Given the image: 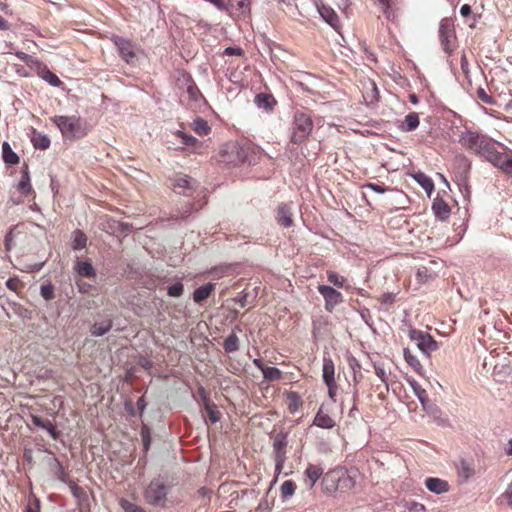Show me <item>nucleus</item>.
Returning <instances> with one entry per match:
<instances>
[{
  "label": "nucleus",
  "mask_w": 512,
  "mask_h": 512,
  "mask_svg": "<svg viewBox=\"0 0 512 512\" xmlns=\"http://www.w3.org/2000/svg\"><path fill=\"white\" fill-rule=\"evenodd\" d=\"M459 143L468 152L482 157L485 160L497 144L492 138L472 130L461 132L459 135Z\"/></svg>",
  "instance_id": "1"
},
{
  "label": "nucleus",
  "mask_w": 512,
  "mask_h": 512,
  "mask_svg": "<svg viewBox=\"0 0 512 512\" xmlns=\"http://www.w3.org/2000/svg\"><path fill=\"white\" fill-rule=\"evenodd\" d=\"M171 488V484L164 478H154L144 491V499L149 505L164 508Z\"/></svg>",
  "instance_id": "2"
},
{
  "label": "nucleus",
  "mask_w": 512,
  "mask_h": 512,
  "mask_svg": "<svg viewBox=\"0 0 512 512\" xmlns=\"http://www.w3.org/2000/svg\"><path fill=\"white\" fill-rule=\"evenodd\" d=\"M313 128L312 118L305 112L297 111L294 115L291 141L300 144L310 135Z\"/></svg>",
  "instance_id": "3"
},
{
  "label": "nucleus",
  "mask_w": 512,
  "mask_h": 512,
  "mask_svg": "<svg viewBox=\"0 0 512 512\" xmlns=\"http://www.w3.org/2000/svg\"><path fill=\"white\" fill-rule=\"evenodd\" d=\"M245 159L246 153L237 143H228L220 151V161L227 164L240 165Z\"/></svg>",
  "instance_id": "4"
},
{
  "label": "nucleus",
  "mask_w": 512,
  "mask_h": 512,
  "mask_svg": "<svg viewBox=\"0 0 512 512\" xmlns=\"http://www.w3.org/2000/svg\"><path fill=\"white\" fill-rule=\"evenodd\" d=\"M53 123L59 128L65 137H75L80 130V118L76 116H54Z\"/></svg>",
  "instance_id": "5"
},
{
  "label": "nucleus",
  "mask_w": 512,
  "mask_h": 512,
  "mask_svg": "<svg viewBox=\"0 0 512 512\" xmlns=\"http://www.w3.org/2000/svg\"><path fill=\"white\" fill-rule=\"evenodd\" d=\"M409 338L416 343V346L424 354L429 355L430 352L437 350V342L433 337L420 330L410 329Z\"/></svg>",
  "instance_id": "6"
},
{
  "label": "nucleus",
  "mask_w": 512,
  "mask_h": 512,
  "mask_svg": "<svg viewBox=\"0 0 512 512\" xmlns=\"http://www.w3.org/2000/svg\"><path fill=\"white\" fill-rule=\"evenodd\" d=\"M494 167L498 168L501 172L512 175V152L503 153L496 149V146L491 151V154L486 159Z\"/></svg>",
  "instance_id": "7"
},
{
  "label": "nucleus",
  "mask_w": 512,
  "mask_h": 512,
  "mask_svg": "<svg viewBox=\"0 0 512 512\" xmlns=\"http://www.w3.org/2000/svg\"><path fill=\"white\" fill-rule=\"evenodd\" d=\"M318 291L325 300V309L329 312H332L337 305L343 302L342 294L331 286L319 285Z\"/></svg>",
  "instance_id": "8"
},
{
  "label": "nucleus",
  "mask_w": 512,
  "mask_h": 512,
  "mask_svg": "<svg viewBox=\"0 0 512 512\" xmlns=\"http://www.w3.org/2000/svg\"><path fill=\"white\" fill-rule=\"evenodd\" d=\"M114 43L122 59L128 64H134L137 57L132 43L120 37L115 38Z\"/></svg>",
  "instance_id": "9"
},
{
  "label": "nucleus",
  "mask_w": 512,
  "mask_h": 512,
  "mask_svg": "<svg viewBox=\"0 0 512 512\" xmlns=\"http://www.w3.org/2000/svg\"><path fill=\"white\" fill-rule=\"evenodd\" d=\"M197 186V182L187 175H179L175 178L173 187L179 194L191 196Z\"/></svg>",
  "instance_id": "10"
},
{
  "label": "nucleus",
  "mask_w": 512,
  "mask_h": 512,
  "mask_svg": "<svg viewBox=\"0 0 512 512\" xmlns=\"http://www.w3.org/2000/svg\"><path fill=\"white\" fill-rule=\"evenodd\" d=\"M373 2L382 10L385 17L389 20L394 19L400 10V0H373Z\"/></svg>",
  "instance_id": "11"
},
{
  "label": "nucleus",
  "mask_w": 512,
  "mask_h": 512,
  "mask_svg": "<svg viewBox=\"0 0 512 512\" xmlns=\"http://www.w3.org/2000/svg\"><path fill=\"white\" fill-rule=\"evenodd\" d=\"M439 37L441 40V43L443 45V49L446 52L450 51V42L454 37V31L452 28V24L448 19H443L440 23L439 28Z\"/></svg>",
  "instance_id": "12"
},
{
  "label": "nucleus",
  "mask_w": 512,
  "mask_h": 512,
  "mask_svg": "<svg viewBox=\"0 0 512 512\" xmlns=\"http://www.w3.org/2000/svg\"><path fill=\"white\" fill-rule=\"evenodd\" d=\"M338 481L339 484L341 483H347L351 482V478L346 475L344 472H341V475L339 472H331L328 473L325 478L323 479V483L325 484V488L328 491H334L337 490L339 485H336L335 482Z\"/></svg>",
  "instance_id": "13"
},
{
  "label": "nucleus",
  "mask_w": 512,
  "mask_h": 512,
  "mask_svg": "<svg viewBox=\"0 0 512 512\" xmlns=\"http://www.w3.org/2000/svg\"><path fill=\"white\" fill-rule=\"evenodd\" d=\"M292 216H293V213H292V208L290 207V205L282 203L278 206L276 220L280 226L285 227V228L292 226V224H293Z\"/></svg>",
  "instance_id": "14"
},
{
  "label": "nucleus",
  "mask_w": 512,
  "mask_h": 512,
  "mask_svg": "<svg viewBox=\"0 0 512 512\" xmlns=\"http://www.w3.org/2000/svg\"><path fill=\"white\" fill-rule=\"evenodd\" d=\"M323 474V468L318 465L310 464L305 470V484L309 489H312L315 483Z\"/></svg>",
  "instance_id": "15"
},
{
  "label": "nucleus",
  "mask_w": 512,
  "mask_h": 512,
  "mask_svg": "<svg viewBox=\"0 0 512 512\" xmlns=\"http://www.w3.org/2000/svg\"><path fill=\"white\" fill-rule=\"evenodd\" d=\"M182 82L185 86L184 94L187 95L188 99L198 101L202 97L200 90L190 76L184 75Z\"/></svg>",
  "instance_id": "16"
},
{
  "label": "nucleus",
  "mask_w": 512,
  "mask_h": 512,
  "mask_svg": "<svg viewBox=\"0 0 512 512\" xmlns=\"http://www.w3.org/2000/svg\"><path fill=\"white\" fill-rule=\"evenodd\" d=\"M31 421L35 426L47 430L54 440L59 438L60 432L56 429V427L53 425L51 421L43 420L41 417L37 415H31Z\"/></svg>",
  "instance_id": "17"
},
{
  "label": "nucleus",
  "mask_w": 512,
  "mask_h": 512,
  "mask_svg": "<svg viewBox=\"0 0 512 512\" xmlns=\"http://www.w3.org/2000/svg\"><path fill=\"white\" fill-rule=\"evenodd\" d=\"M425 484L429 491L436 494H442L449 490L448 483L445 480L439 478H427Z\"/></svg>",
  "instance_id": "18"
},
{
  "label": "nucleus",
  "mask_w": 512,
  "mask_h": 512,
  "mask_svg": "<svg viewBox=\"0 0 512 512\" xmlns=\"http://www.w3.org/2000/svg\"><path fill=\"white\" fill-rule=\"evenodd\" d=\"M322 372V377L325 384H331L335 382V366L333 360L330 357L323 358Z\"/></svg>",
  "instance_id": "19"
},
{
  "label": "nucleus",
  "mask_w": 512,
  "mask_h": 512,
  "mask_svg": "<svg viewBox=\"0 0 512 512\" xmlns=\"http://www.w3.org/2000/svg\"><path fill=\"white\" fill-rule=\"evenodd\" d=\"M74 270L80 277L94 278L96 276V271L89 261H77Z\"/></svg>",
  "instance_id": "20"
},
{
  "label": "nucleus",
  "mask_w": 512,
  "mask_h": 512,
  "mask_svg": "<svg viewBox=\"0 0 512 512\" xmlns=\"http://www.w3.org/2000/svg\"><path fill=\"white\" fill-rule=\"evenodd\" d=\"M215 289V284L207 283L197 288L193 293V300L195 303H202L206 300Z\"/></svg>",
  "instance_id": "21"
},
{
  "label": "nucleus",
  "mask_w": 512,
  "mask_h": 512,
  "mask_svg": "<svg viewBox=\"0 0 512 512\" xmlns=\"http://www.w3.org/2000/svg\"><path fill=\"white\" fill-rule=\"evenodd\" d=\"M313 424L320 428L331 429L335 426V421L328 414H325L322 409H319L314 417Z\"/></svg>",
  "instance_id": "22"
},
{
  "label": "nucleus",
  "mask_w": 512,
  "mask_h": 512,
  "mask_svg": "<svg viewBox=\"0 0 512 512\" xmlns=\"http://www.w3.org/2000/svg\"><path fill=\"white\" fill-rule=\"evenodd\" d=\"M112 326L113 323L111 319H106L101 322H95L90 328V333L92 336L100 337L109 332Z\"/></svg>",
  "instance_id": "23"
},
{
  "label": "nucleus",
  "mask_w": 512,
  "mask_h": 512,
  "mask_svg": "<svg viewBox=\"0 0 512 512\" xmlns=\"http://www.w3.org/2000/svg\"><path fill=\"white\" fill-rule=\"evenodd\" d=\"M302 399L297 392L288 391L286 393V404L290 413L294 414L302 406Z\"/></svg>",
  "instance_id": "24"
},
{
  "label": "nucleus",
  "mask_w": 512,
  "mask_h": 512,
  "mask_svg": "<svg viewBox=\"0 0 512 512\" xmlns=\"http://www.w3.org/2000/svg\"><path fill=\"white\" fill-rule=\"evenodd\" d=\"M432 209L440 220H445L450 214L449 206L442 199H436L433 202Z\"/></svg>",
  "instance_id": "25"
},
{
  "label": "nucleus",
  "mask_w": 512,
  "mask_h": 512,
  "mask_svg": "<svg viewBox=\"0 0 512 512\" xmlns=\"http://www.w3.org/2000/svg\"><path fill=\"white\" fill-rule=\"evenodd\" d=\"M413 178L427 192L428 196H430L434 190V183L431 178L422 172L415 173Z\"/></svg>",
  "instance_id": "26"
},
{
  "label": "nucleus",
  "mask_w": 512,
  "mask_h": 512,
  "mask_svg": "<svg viewBox=\"0 0 512 512\" xmlns=\"http://www.w3.org/2000/svg\"><path fill=\"white\" fill-rule=\"evenodd\" d=\"M419 125V116L416 112H411L405 116V119L400 126V129L405 132L415 130Z\"/></svg>",
  "instance_id": "27"
},
{
  "label": "nucleus",
  "mask_w": 512,
  "mask_h": 512,
  "mask_svg": "<svg viewBox=\"0 0 512 512\" xmlns=\"http://www.w3.org/2000/svg\"><path fill=\"white\" fill-rule=\"evenodd\" d=\"M2 155L4 162L7 164L15 165L19 162V157L12 150L8 142H3L2 144Z\"/></svg>",
  "instance_id": "28"
},
{
  "label": "nucleus",
  "mask_w": 512,
  "mask_h": 512,
  "mask_svg": "<svg viewBox=\"0 0 512 512\" xmlns=\"http://www.w3.org/2000/svg\"><path fill=\"white\" fill-rule=\"evenodd\" d=\"M319 12H320L322 18L329 25H331L333 28L337 29L339 19H338V15L332 9L323 6L321 9H319Z\"/></svg>",
  "instance_id": "29"
},
{
  "label": "nucleus",
  "mask_w": 512,
  "mask_h": 512,
  "mask_svg": "<svg viewBox=\"0 0 512 512\" xmlns=\"http://www.w3.org/2000/svg\"><path fill=\"white\" fill-rule=\"evenodd\" d=\"M87 236L81 230H75L72 233V249L81 250L86 247Z\"/></svg>",
  "instance_id": "30"
},
{
  "label": "nucleus",
  "mask_w": 512,
  "mask_h": 512,
  "mask_svg": "<svg viewBox=\"0 0 512 512\" xmlns=\"http://www.w3.org/2000/svg\"><path fill=\"white\" fill-rule=\"evenodd\" d=\"M192 129L199 136H206L210 133L211 128L208 122L202 118H196L192 123Z\"/></svg>",
  "instance_id": "31"
},
{
  "label": "nucleus",
  "mask_w": 512,
  "mask_h": 512,
  "mask_svg": "<svg viewBox=\"0 0 512 512\" xmlns=\"http://www.w3.org/2000/svg\"><path fill=\"white\" fill-rule=\"evenodd\" d=\"M223 348L227 353H233L239 349V338L232 332L224 341Z\"/></svg>",
  "instance_id": "32"
},
{
  "label": "nucleus",
  "mask_w": 512,
  "mask_h": 512,
  "mask_svg": "<svg viewBox=\"0 0 512 512\" xmlns=\"http://www.w3.org/2000/svg\"><path fill=\"white\" fill-rule=\"evenodd\" d=\"M17 189L24 195H27L31 191L30 177L27 167L22 171V178L17 185Z\"/></svg>",
  "instance_id": "33"
},
{
  "label": "nucleus",
  "mask_w": 512,
  "mask_h": 512,
  "mask_svg": "<svg viewBox=\"0 0 512 512\" xmlns=\"http://www.w3.org/2000/svg\"><path fill=\"white\" fill-rule=\"evenodd\" d=\"M40 76L43 80H45L46 82H48L50 85H52L54 87H59L62 84V81L58 78V76L56 74H54L53 72H51L46 67H44L41 70Z\"/></svg>",
  "instance_id": "34"
},
{
  "label": "nucleus",
  "mask_w": 512,
  "mask_h": 512,
  "mask_svg": "<svg viewBox=\"0 0 512 512\" xmlns=\"http://www.w3.org/2000/svg\"><path fill=\"white\" fill-rule=\"evenodd\" d=\"M262 373L267 381H279L282 378L281 370L274 366H266Z\"/></svg>",
  "instance_id": "35"
},
{
  "label": "nucleus",
  "mask_w": 512,
  "mask_h": 512,
  "mask_svg": "<svg viewBox=\"0 0 512 512\" xmlns=\"http://www.w3.org/2000/svg\"><path fill=\"white\" fill-rule=\"evenodd\" d=\"M407 382L409 383V385L411 386V388L413 389V392L415 393V395L418 397V399L420 400V402L422 404H424V402L427 400V392L425 389H423L419 383L413 379V378H408L407 379Z\"/></svg>",
  "instance_id": "36"
},
{
  "label": "nucleus",
  "mask_w": 512,
  "mask_h": 512,
  "mask_svg": "<svg viewBox=\"0 0 512 512\" xmlns=\"http://www.w3.org/2000/svg\"><path fill=\"white\" fill-rule=\"evenodd\" d=\"M296 490V484L292 480H286L281 484L280 493L283 499L291 497Z\"/></svg>",
  "instance_id": "37"
},
{
  "label": "nucleus",
  "mask_w": 512,
  "mask_h": 512,
  "mask_svg": "<svg viewBox=\"0 0 512 512\" xmlns=\"http://www.w3.org/2000/svg\"><path fill=\"white\" fill-rule=\"evenodd\" d=\"M404 358L405 361L411 366L417 373H421L423 369L420 361L416 358V356L412 355L409 349H404Z\"/></svg>",
  "instance_id": "38"
},
{
  "label": "nucleus",
  "mask_w": 512,
  "mask_h": 512,
  "mask_svg": "<svg viewBox=\"0 0 512 512\" xmlns=\"http://www.w3.org/2000/svg\"><path fill=\"white\" fill-rule=\"evenodd\" d=\"M272 101L273 97L271 95L264 93L258 94L255 97V103L257 104V106L259 108H264L265 110L271 109Z\"/></svg>",
  "instance_id": "39"
},
{
  "label": "nucleus",
  "mask_w": 512,
  "mask_h": 512,
  "mask_svg": "<svg viewBox=\"0 0 512 512\" xmlns=\"http://www.w3.org/2000/svg\"><path fill=\"white\" fill-rule=\"evenodd\" d=\"M40 294L46 301L55 298L54 286L50 282L43 283L40 287Z\"/></svg>",
  "instance_id": "40"
},
{
  "label": "nucleus",
  "mask_w": 512,
  "mask_h": 512,
  "mask_svg": "<svg viewBox=\"0 0 512 512\" xmlns=\"http://www.w3.org/2000/svg\"><path fill=\"white\" fill-rule=\"evenodd\" d=\"M396 293L387 292L378 297V301L387 310L395 302Z\"/></svg>",
  "instance_id": "41"
},
{
  "label": "nucleus",
  "mask_w": 512,
  "mask_h": 512,
  "mask_svg": "<svg viewBox=\"0 0 512 512\" xmlns=\"http://www.w3.org/2000/svg\"><path fill=\"white\" fill-rule=\"evenodd\" d=\"M120 506L125 512H146L142 507L130 502L127 499H121Z\"/></svg>",
  "instance_id": "42"
},
{
  "label": "nucleus",
  "mask_w": 512,
  "mask_h": 512,
  "mask_svg": "<svg viewBox=\"0 0 512 512\" xmlns=\"http://www.w3.org/2000/svg\"><path fill=\"white\" fill-rule=\"evenodd\" d=\"M375 374L381 379V381L385 384L386 390L389 389V373L386 372L384 367L380 364L374 365Z\"/></svg>",
  "instance_id": "43"
},
{
  "label": "nucleus",
  "mask_w": 512,
  "mask_h": 512,
  "mask_svg": "<svg viewBox=\"0 0 512 512\" xmlns=\"http://www.w3.org/2000/svg\"><path fill=\"white\" fill-rule=\"evenodd\" d=\"M474 473V470L471 468V466L466 462H461L459 468H458V474L460 477H462L464 480L469 479Z\"/></svg>",
  "instance_id": "44"
},
{
  "label": "nucleus",
  "mask_w": 512,
  "mask_h": 512,
  "mask_svg": "<svg viewBox=\"0 0 512 512\" xmlns=\"http://www.w3.org/2000/svg\"><path fill=\"white\" fill-rule=\"evenodd\" d=\"M327 279L330 283H332L333 285H335L339 288L343 287L344 282H345L344 277L340 276L339 274H337L336 272H333V271L327 272Z\"/></svg>",
  "instance_id": "45"
},
{
  "label": "nucleus",
  "mask_w": 512,
  "mask_h": 512,
  "mask_svg": "<svg viewBox=\"0 0 512 512\" xmlns=\"http://www.w3.org/2000/svg\"><path fill=\"white\" fill-rule=\"evenodd\" d=\"M183 291L184 286L181 282H176L168 287V295L171 297H180L183 294Z\"/></svg>",
  "instance_id": "46"
},
{
  "label": "nucleus",
  "mask_w": 512,
  "mask_h": 512,
  "mask_svg": "<svg viewBox=\"0 0 512 512\" xmlns=\"http://www.w3.org/2000/svg\"><path fill=\"white\" fill-rule=\"evenodd\" d=\"M286 445H287L286 436L281 435V434L277 435L274 440V444H273L274 451L285 450Z\"/></svg>",
  "instance_id": "47"
},
{
  "label": "nucleus",
  "mask_w": 512,
  "mask_h": 512,
  "mask_svg": "<svg viewBox=\"0 0 512 512\" xmlns=\"http://www.w3.org/2000/svg\"><path fill=\"white\" fill-rule=\"evenodd\" d=\"M206 411H207V415H208V418L210 420L211 423H216L220 420V412L218 410H216L215 408L211 407L210 405H206Z\"/></svg>",
  "instance_id": "48"
},
{
  "label": "nucleus",
  "mask_w": 512,
  "mask_h": 512,
  "mask_svg": "<svg viewBox=\"0 0 512 512\" xmlns=\"http://www.w3.org/2000/svg\"><path fill=\"white\" fill-rule=\"evenodd\" d=\"M501 503H506L512 507V483L508 485L504 493L500 497Z\"/></svg>",
  "instance_id": "49"
},
{
  "label": "nucleus",
  "mask_w": 512,
  "mask_h": 512,
  "mask_svg": "<svg viewBox=\"0 0 512 512\" xmlns=\"http://www.w3.org/2000/svg\"><path fill=\"white\" fill-rule=\"evenodd\" d=\"M177 135L182 139V143L188 146H195L197 139L191 135H187L182 131H178Z\"/></svg>",
  "instance_id": "50"
},
{
  "label": "nucleus",
  "mask_w": 512,
  "mask_h": 512,
  "mask_svg": "<svg viewBox=\"0 0 512 512\" xmlns=\"http://www.w3.org/2000/svg\"><path fill=\"white\" fill-rule=\"evenodd\" d=\"M286 460V451H275V462H276V469L281 470L283 467V464Z\"/></svg>",
  "instance_id": "51"
},
{
  "label": "nucleus",
  "mask_w": 512,
  "mask_h": 512,
  "mask_svg": "<svg viewBox=\"0 0 512 512\" xmlns=\"http://www.w3.org/2000/svg\"><path fill=\"white\" fill-rule=\"evenodd\" d=\"M363 188L370 189V190H372L376 193H380V194L385 193L386 191L389 190V188L384 187L382 185L375 184V183H367V184L363 185Z\"/></svg>",
  "instance_id": "52"
},
{
  "label": "nucleus",
  "mask_w": 512,
  "mask_h": 512,
  "mask_svg": "<svg viewBox=\"0 0 512 512\" xmlns=\"http://www.w3.org/2000/svg\"><path fill=\"white\" fill-rule=\"evenodd\" d=\"M141 437H142L144 449H145V451H148L150 444H151V437H150V432L147 428L142 429Z\"/></svg>",
  "instance_id": "53"
},
{
  "label": "nucleus",
  "mask_w": 512,
  "mask_h": 512,
  "mask_svg": "<svg viewBox=\"0 0 512 512\" xmlns=\"http://www.w3.org/2000/svg\"><path fill=\"white\" fill-rule=\"evenodd\" d=\"M477 97L485 104L493 103L492 98L486 93V91L483 88L477 89Z\"/></svg>",
  "instance_id": "54"
},
{
  "label": "nucleus",
  "mask_w": 512,
  "mask_h": 512,
  "mask_svg": "<svg viewBox=\"0 0 512 512\" xmlns=\"http://www.w3.org/2000/svg\"><path fill=\"white\" fill-rule=\"evenodd\" d=\"M34 146L39 149H47L50 146V140L47 136H42L34 143Z\"/></svg>",
  "instance_id": "55"
},
{
  "label": "nucleus",
  "mask_w": 512,
  "mask_h": 512,
  "mask_svg": "<svg viewBox=\"0 0 512 512\" xmlns=\"http://www.w3.org/2000/svg\"><path fill=\"white\" fill-rule=\"evenodd\" d=\"M13 239H14V234H13V231L11 230L5 236V240H4V245H5V248L7 251H10L12 249V247L14 246Z\"/></svg>",
  "instance_id": "56"
},
{
  "label": "nucleus",
  "mask_w": 512,
  "mask_h": 512,
  "mask_svg": "<svg viewBox=\"0 0 512 512\" xmlns=\"http://www.w3.org/2000/svg\"><path fill=\"white\" fill-rule=\"evenodd\" d=\"M410 512H423L425 511V506L421 503H412L409 507Z\"/></svg>",
  "instance_id": "57"
},
{
  "label": "nucleus",
  "mask_w": 512,
  "mask_h": 512,
  "mask_svg": "<svg viewBox=\"0 0 512 512\" xmlns=\"http://www.w3.org/2000/svg\"><path fill=\"white\" fill-rule=\"evenodd\" d=\"M225 55H241L242 49L240 48H234V47H227L224 51Z\"/></svg>",
  "instance_id": "58"
},
{
  "label": "nucleus",
  "mask_w": 512,
  "mask_h": 512,
  "mask_svg": "<svg viewBox=\"0 0 512 512\" xmlns=\"http://www.w3.org/2000/svg\"><path fill=\"white\" fill-rule=\"evenodd\" d=\"M471 13H472V9H471L470 5H468V4H464L460 8V14L463 17H468L469 15H471Z\"/></svg>",
  "instance_id": "59"
},
{
  "label": "nucleus",
  "mask_w": 512,
  "mask_h": 512,
  "mask_svg": "<svg viewBox=\"0 0 512 512\" xmlns=\"http://www.w3.org/2000/svg\"><path fill=\"white\" fill-rule=\"evenodd\" d=\"M6 286L8 289H10L12 291H16V289L18 287V282H17V280L10 278L6 281Z\"/></svg>",
  "instance_id": "60"
},
{
  "label": "nucleus",
  "mask_w": 512,
  "mask_h": 512,
  "mask_svg": "<svg viewBox=\"0 0 512 512\" xmlns=\"http://www.w3.org/2000/svg\"><path fill=\"white\" fill-rule=\"evenodd\" d=\"M235 301L239 304L240 307H245L247 305V295H241L235 299Z\"/></svg>",
  "instance_id": "61"
},
{
  "label": "nucleus",
  "mask_w": 512,
  "mask_h": 512,
  "mask_svg": "<svg viewBox=\"0 0 512 512\" xmlns=\"http://www.w3.org/2000/svg\"><path fill=\"white\" fill-rule=\"evenodd\" d=\"M327 387H328V393H329V396L331 398H333L335 396V393H336V389H337V386H336V382H333L331 384H326Z\"/></svg>",
  "instance_id": "62"
},
{
  "label": "nucleus",
  "mask_w": 512,
  "mask_h": 512,
  "mask_svg": "<svg viewBox=\"0 0 512 512\" xmlns=\"http://www.w3.org/2000/svg\"><path fill=\"white\" fill-rule=\"evenodd\" d=\"M253 364H254L258 369H260L262 372H263V369H265V368H266V366H265V365L262 363V361H261V360H259V359H254V360H253Z\"/></svg>",
  "instance_id": "63"
},
{
  "label": "nucleus",
  "mask_w": 512,
  "mask_h": 512,
  "mask_svg": "<svg viewBox=\"0 0 512 512\" xmlns=\"http://www.w3.org/2000/svg\"><path fill=\"white\" fill-rule=\"evenodd\" d=\"M505 453L509 456H512V439H510L505 448Z\"/></svg>",
  "instance_id": "64"
}]
</instances>
